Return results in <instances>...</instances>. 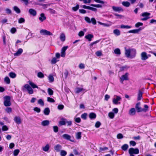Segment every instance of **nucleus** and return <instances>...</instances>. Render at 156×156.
<instances>
[{"instance_id":"1","label":"nucleus","mask_w":156,"mask_h":156,"mask_svg":"<svg viewBox=\"0 0 156 156\" xmlns=\"http://www.w3.org/2000/svg\"><path fill=\"white\" fill-rule=\"evenodd\" d=\"M4 105L6 107L9 106L11 105V98L8 96H6L4 97Z\"/></svg>"},{"instance_id":"2","label":"nucleus","mask_w":156,"mask_h":156,"mask_svg":"<svg viewBox=\"0 0 156 156\" xmlns=\"http://www.w3.org/2000/svg\"><path fill=\"white\" fill-rule=\"evenodd\" d=\"M140 102L137 103L136 105V110L137 112H146L147 111L146 109L142 108L140 107Z\"/></svg>"},{"instance_id":"3","label":"nucleus","mask_w":156,"mask_h":156,"mask_svg":"<svg viewBox=\"0 0 156 156\" xmlns=\"http://www.w3.org/2000/svg\"><path fill=\"white\" fill-rule=\"evenodd\" d=\"M150 13L147 12H144L141 15V16L143 17H144L142 18L141 20L143 21H145L148 20V19L150 18V17L149 16L150 15Z\"/></svg>"},{"instance_id":"4","label":"nucleus","mask_w":156,"mask_h":156,"mask_svg":"<svg viewBox=\"0 0 156 156\" xmlns=\"http://www.w3.org/2000/svg\"><path fill=\"white\" fill-rule=\"evenodd\" d=\"M129 154H137L139 153V150L138 148H130L129 150Z\"/></svg>"},{"instance_id":"5","label":"nucleus","mask_w":156,"mask_h":156,"mask_svg":"<svg viewBox=\"0 0 156 156\" xmlns=\"http://www.w3.org/2000/svg\"><path fill=\"white\" fill-rule=\"evenodd\" d=\"M129 74L126 73L125 74L122 75L121 77L120 78V82L121 83H123L124 80H128V76Z\"/></svg>"},{"instance_id":"6","label":"nucleus","mask_w":156,"mask_h":156,"mask_svg":"<svg viewBox=\"0 0 156 156\" xmlns=\"http://www.w3.org/2000/svg\"><path fill=\"white\" fill-rule=\"evenodd\" d=\"M40 33L44 35H53L52 34L50 31L44 29L41 30Z\"/></svg>"},{"instance_id":"7","label":"nucleus","mask_w":156,"mask_h":156,"mask_svg":"<svg viewBox=\"0 0 156 156\" xmlns=\"http://www.w3.org/2000/svg\"><path fill=\"white\" fill-rule=\"evenodd\" d=\"M24 87L28 91L29 94H32L33 93L34 91L33 90L29 85L27 84H25L24 86Z\"/></svg>"},{"instance_id":"8","label":"nucleus","mask_w":156,"mask_h":156,"mask_svg":"<svg viewBox=\"0 0 156 156\" xmlns=\"http://www.w3.org/2000/svg\"><path fill=\"white\" fill-rule=\"evenodd\" d=\"M68 48V46L63 47L62 50L61 52V56L62 57H64L65 56V51Z\"/></svg>"},{"instance_id":"9","label":"nucleus","mask_w":156,"mask_h":156,"mask_svg":"<svg viewBox=\"0 0 156 156\" xmlns=\"http://www.w3.org/2000/svg\"><path fill=\"white\" fill-rule=\"evenodd\" d=\"M116 98H113V102L115 104H117L118 103V101H120L121 99V98L118 96H115Z\"/></svg>"},{"instance_id":"10","label":"nucleus","mask_w":156,"mask_h":156,"mask_svg":"<svg viewBox=\"0 0 156 156\" xmlns=\"http://www.w3.org/2000/svg\"><path fill=\"white\" fill-rule=\"evenodd\" d=\"M125 54L127 58H130V53L131 52V49H126V48H125Z\"/></svg>"},{"instance_id":"11","label":"nucleus","mask_w":156,"mask_h":156,"mask_svg":"<svg viewBox=\"0 0 156 156\" xmlns=\"http://www.w3.org/2000/svg\"><path fill=\"white\" fill-rule=\"evenodd\" d=\"M112 8L114 11L115 12H120V11H123V10L121 7H116L113 6Z\"/></svg>"},{"instance_id":"12","label":"nucleus","mask_w":156,"mask_h":156,"mask_svg":"<svg viewBox=\"0 0 156 156\" xmlns=\"http://www.w3.org/2000/svg\"><path fill=\"white\" fill-rule=\"evenodd\" d=\"M82 7L84 9L90 10L94 12H96L97 11V9L95 8L89 6H87L85 5H83Z\"/></svg>"},{"instance_id":"13","label":"nucleus","mask_w":156,"mask_h":156,"mask_svg":"<svg viewBox=\"0 0 156 156\" xmlns=\"http://www.w3.org/2000/svg\"><path fill=\"white\" fill-rule=\"evenodd\" d=\"M62 148V146L59 144H57L55 145L54 147L55 150L57 152H59L61 151Z\"/></svg>"},{"instance_id":"14","label":"nucleus","mask_w":156,"mask_h":156,"mask_svg":"<svg viewBox=\"0 0 156 156\" xmlns=\"http://www.w3.org/2000/svg\"><path fill=\"white\" fill-rule=\"evenodd\" d=\"M148 58L147 53L145 52H143L141 54V59L143 60H145Z\"/></svg>"},{"instance_id":"15","label":"nucleus","mask_w":156,"mask_h":156,"mask_svg":"<svg viewBox=\"0 0 156 156\" xmlns=\"http://www.w3.org/2000/svg\"><path fill=\"white\" fill-rule=\"evenodd\" d=\"M29 13L33 16H35L37 15L36 11L32 9H30L29 10Z\"/></svg>"},{"instance_id":"16","label":"nucleus","mask_w":156,"mask_h":156,"mask_svg":"<svg viewBox=\"0 0 156 156\" xmlns=\"http://www.w3.org/2000/svg\"><path fill=\"white\" fill-rule=\"evenodd\" d=\"M62 137L64 139H66V140H70L71 141V140H70V139L71 138V136L70 135H69L68 134H64L62 136Z\"/></svg>"},{"instance_id":"17","label":"nucleus","mask_w":156,"mask_h":156,"mask_svg":"<svg viewBox=\"0 0 156 156\" xmlns=\"http://www.w3.org/2000/svg\"><path fill=\"white\" fill-rule=\"evenodd\" d=\"M46 18L44 13H41L40 14V16L39 18V20L41 22L46 20Z\"/></svg>"},{"instance_id":"18","label":"nucleus","mask_w":156,"mask_h":156,"mask_svg":"<svg viewBox=\"0 0 156 156\" xmlns=\"http://www.w3.org/2000/svg\"><path fill=\"white\" fill-rule=\"evenodd\" d=\"M23 52V50L22 48H19L17 52L14 54V56H18L20 55Z\"/></svg>"},{"instance_id":"19","label":"nucleus","mask_w":156,"mask_h":156,"mask_svg":"<svg viewBox=\"0 0 156 156\" xmlns=\"http://www.w3.org/2000/svg\"><path fill=\"white\" fill-rule=\"evenodd\" d=\"M14 120L15 122L18 124H20L21 122L20 118L19 117L15 116L14 118Z\"/></svg>"},{"instance_id":"20","label":"nucleus","mask_w":156,"mask_h":156,"mask_svg":"<svg viewBox=\"0 0 156 156\" xmlns=\"http://www.w3.org/2000/svg\"><path fill=\"white\" fill-rule=\"evenodd\" d=\"M136 50L134 49H131V52L130 53V58H133L136 55Z\"/></svg>"},{"instance_id":"21","label":"nucleus","mask_w":156,"mask_h":156,"mask_svg":"<svg viewBox=\"0 0 156 156\" xmlns=\"http://www.w3.org/2000/svg\"><path fill=\"white\" fill-rule=\"evenodd\" d=\"M85 38L88 40L89 41H91L92 38L94 37L93 35L91 34H88L85 37Z\"/></svg>"},{"instance_id":"22","label":"nucleus","mask_w":156,"mask_h":156,"mask_svg":"<svg viewBox=\"0 0 156 156\" xmlns=\"http://www.w3.org/2000/svg\"><path fill=\"white\" fill-rule=\"evenodd\" d=\"M59 38L62 41H64L66 40V36L65 34L63 33H61L60 35Z\"/></svg>"},{"instance_id":"23","label":"nucleus","mask_w":156,"mask_h":156,"mask_svg":"<svg viewBox=\"0 0 156 156\" xmlns=\"http://www.w3.org/2000/svg\"><path fill=\"white\" fill-rule=\"evenodd\" d=\"M141 29L140 28L137 29L133 30H129L128 31L129 33H132L133 34H136L138 33L140 30Z\"/></svg>"},{"instance_id":"24","label":"nucleus","mask_w":156,"mask_h":156,"mask_svg":"<svg viewBox=\"0 0 156 156\" xmlns=\"http://www.w3.org/2000/svg\"><path fill=\"white\" fill-rule=\"evenodd\" d=\"M49 124V121L48 120L43 121L41 123V125L43 126H48Z\"/></svg>"},{"instance_id":"25","label":"nucleus","mask_w":156,"mask_h":156,"mask_svg":"<svg viewBox=\"0 0 156 156\" xmlns=\"http://www.w3.org/2000/svg\"><path fill=\"white\" fill-rule=\"evenodd\" d=\"M50 111L49 108H47L44 110V113L45 115H48L50 113Z\"/></svg>"},{"instance_id":"26","label":"nucleus","mask_w":156,"mask_h":156,"mask_svg":"<svg viewBox=\"0 0 156 156\" xmlns=\"http://www.w3.org/2000/svg\"><path fill=\"white\" fill-rule=\"evenodd\" d=\"M143 94L142 92L140 90L139 91V92L138 95L137 100H140L142 98V95Z\"/></svg>"},{"instance_id":"27","label":"nucleus","mask_w":156,"mask_h":156,"mask_svg":"<svg viewBox=\"0 0 156 156\" xmlns=\"http://www.w3.org/2000/svg\"><path fill=\"white\" fill-rule=\"evenodd\" d=\"M89 117L90 119H94L96 117V115L94 113L92 112L90 113Z\"/></svg>"},{"instance_id":"28","label":"nucleus","mask_w":156,"mask_h":156,"mask_svg":"<svg viewBox=\"0 0 156 156\" xmlns=\"http://www.w3.org/2000/svg\"><path fill=\"white\" fill-rule=\"evenodd\" d=\"M136 111L134 108H131L129 112V114L130 115H133L135 114Z\"/></svg>"},{"instance_id":"29","label":"nucleus","mask_w":156,"mask_h":156,"mask_svg":"<svg viewBox=\"0 0 156 156\" xmlns=\"http://www.w3.org/2000/svg\"><path fill=\"white\" fill-rule=\"evenodd\" d=\"M122 4L123 5L126 7H129L130 5V3L127 1L123 2H122Z\"/></svg>"},{"instance_id":"30","label":"nucleus","mask_w":156,"mask_h":156,"mask_svg":"<svg viewBox=\"0 0 156 156\" xmlns=\"http://www.w3.org/2000/svg\"><path fill=\"white\" fill-rule=\"evenodd\" d=\"M49 148L50 146L49 145L47 144L45 147H42V149L44 151L46 152L48 151Z\"/></svg>"},{"instance_id":"31","label":"nucleus","mask_w":156,"mask_h":156,"mask_svg":"<svg viewBox=\"0 0 156 156\" xmlns=\"http://www.w3.org/2000/svg\"><path fill=\"white\" fill-rule=\"evenodd\" d=\"M128 145L127 144H125L122 146L121 148L123 151H126L128 149Z\"/></svg>"},{"instance_id":"32","label":"nucleus","mask_w":156,"mask_h":156,"mask_svg":"<svg viewBox=\"0 0 156 156\" xmlns=\"http://www.w3.org/2000/svg\"><path fill=\"white\" fill-rule=\"evenodd\" d=\"M13 9L17 13H20V9L16 6H15L13 7Z\"/></svg>"},{"instance_id":"33","label":"nucleus","mask_w":156,"mask_h":156,"mask_svg":"<svg viewBox=\"0 0 156 156\" xmlns=\"http://www.w3.org/2000/svg\"><path fill=\"white\" fill-rule=\"evenodd\" d=\"M129 68V67L127 66H125L120 67V69L121 71H122L125 70H127Z\"/></svg>"},{"instance_id":"34","label":"nucleus","mask_w":156,"mask_h":156,"mask_svg":"<svg viewBox=\"0 0 156 156\" xmlns=\"http://www.w3.org/2000/svg\"><path fill=\"white\" fill-rule=\"evenodd\" d=\"M114 33L117 36L119 35L120 34V31L118 29H115L113 31Z\"/></svg>"},{"instance_id":"35","label":"nucleus","mask_w":156,"mask_h":156,"mask_svg":"<svg viewBox=\"0 0 156 156\" xmlns=\"http://www.w3.org/2000/svg\"><path fill=\"white\" fill-rule=\"evenodd\" d=\"M20 152V150L18 149H16L13 151V155L14 156H17Z\"/></svg>"},{"instance_id":"36","label":"nucleus","mask_w":156,"mask_h":156,"mask_svg":"<svg viewBox=\"0 0 156 156\" xmlns=\"http://www.w3.org/2000/svg\"><path fill=\"white\" fill-rule=\"evenodd\" d=\"M29 84L33 88H35L38 89L39 88V87L36 84H35L33 82H30L29 83Z\"/></svg>"},{"instance_id":"37","label":"nucleus","mask_w":156,"mask_h":156,"mask_svg":"<svg viewBox=\"0 0 156 156\" xmlns=\"http://www.w3.org/2000/svg\"><path fill=\"white\" fill-rule=\"evenodd\" d=\"M114 52L115 53V54H117V55H120L121 54V52L120 51L119 49L118 48H117L115 49L114 50Z\"/></svg>"},{"instance_id":"38","label":"nucleus","mask_w":156,"mask_h":156,"mask_svg":"<svg viewBox=\"0 0 156 156\" xmlns=\"http://www.w3.org/2000/svg\"><path fill=\"white\" fill-rule=\"evenodd\" d=\"M81 132H79L77 133L76 134V138L77 139H79L81 138Z\"/></svg>"},{"instance_id":"39","label":"nucleus","mask_w":156,"mask_h":156,"mask_svg":"<svg viewBox=\"0 0 156 156\" xmlns=\"http://www.w3.org/2000/svg\"><path fill=\"white\" fill-rule=\"evenodd\" d=\"M67 152L64 150L60 151V154L61 156H65L67 154Z\"/></svg>"},{"instance_id":"40","label":"nucleus","mask_w":156,"mask_h":156,"mask_svg":"<svg viewBox=\"0 0 156 156\" xmlns=\"http://www.w3.org/2000/svg\"><path fill=\"white\" fill-rule=\"evenodd\" d=\"M9 76L12 78H14L16 77V74L14 73L10 72L9 74Z\"/></svg>"},{"instance_id":"41","label":"nucleus","mask_w":156,"mask_h":156,"mask_svg":"<svg viewBox=\"0 0 156 156\" xmlns=\"http://www.w3.org/2000/svg\"><path fill=\"white\" fill-rule=\"evenodd\" d=\"M4 81L7 84H9L10 83V80L9 77L7 76L5 77L4 79Z\"/></svg>"},{"instance_id":"42","label":"nucleus","mask_w":156,"mask_h":156,"mask_svg":"<svg viewBox=\"0 0 156 156\" xmlns=\"http://www.w3.org/2000/svg\"><path fill=\"white\" fill-rule=\"evenodd\" d=\"M131 27V26L128 25H122L121 26V28L129 29Z\"/></svg>"},{"instance_id":"43","label":"nucleus","mask_w":156,"mask_h":156,"mask_svg":"<svg viewBox=\"0 0 156 156\" xmlns=\"http://www.w3.org/2000/svg\"><path fill=\"white\" fill-rule=\"evenodd\" d=\"M37 76L40 78H43L44 77V75L41 72H39L37 73Z\"/></svg>"},{"instance_id":"44","label":"nucleus","mask_w":156,"mask_h":156,"mask_svg":"<svg viewBox=\"0 0 156 156\" xmlns=\"http://www.w3.org/2000/svg\"><path fill=\"white\" fill-rule=\"evenodd\" d=\"M84 90L83 88L78 87L76 88V93H79L80 92Z\"/></svg>"},{"instance_id":"45","label":"nucleus","mask_w":156,"mask_h":156,"mask_svg":"<svg viewBox=\"0 0 156 156\" xmlns=\"http://www.w3.org/2000/svg\"><path fill=\"white\" fill-rule=\"evenodd\" d=\"M90 5L92 6L98 8H101L102 7V5L100 4H91Z\"/></svg>"},{"instance_id":"46","label":"nucleus","mask_w":156,"mask_h":156,"mask_svg":"<svg viewBox=\"0 0 156 156\" xmlns=\"http://www.w3.org/2000/svg\"><path fill=\"white\" fill-rule=\"evenodd\" d=\"M115 115L114 113L112 112H110L108 113V116L111 119H113Z\"/></svg>"},{"instance_id":"47","label":"nucleus","mask_w":156,"mask_h":156,"mask_svg":"<svg viewBox=\"0 0 156 156\" xmlns=\"http://www.w3.org/2000/svg\"><path fill=\"white\" fill-rule=\"evenodd\" d=\"M25 19L23 18H20L18 20V23H21L25 22Z\"/></svg>"},{"instance_id":"48","label":"nucleus","mask_w":156,"mask_h":156,"mask_svg":"<svg viewBox=\"0 0 156 156\" xmlns=\"http://www.w3.org/2000/svg\"><path fill=\"white\" fill-rule=\"evenodd\" d=\"M38 103L42 106H43L44 105V101L41 99H40L38 100Z\"/></svg>"},{"instance_id":"49","label":"nucleus","mask_w":156,"mask_h":156,"mask_svg":"<svg viewBox=\"0 0 156 156\" xmlns=\"http://www.w3.org/2000/svg\"><path fill=\"white\" fill-rule=\"evenodd\" d=\"M47 10L49 11L51 14H55L56 13V11L54 10L51 9H49Z\"/></svg>"},{"instance_id":"50","label":"nucleus","mask_w":156,"mask_h":156,"mask_svg":"<svg viewBox=\"0 0 156 156\" xmlns=\"http://www.w3.org/2000/svg\"><path fill=\"white\" fill-rule=\"evenodd\" d=\"M47 101L48 102L52 103L55 102V101L53 98L50 97H48L47 98Z\"/></svg>"},{"instance_id":"51","label":"nucleus","mask_w":156,"mask_h":156,"mask_svg":"<svg viewBox=\"0 0 156 156\" xmlns=\"http://www.w3.org/2000/svg\"><path fill=\"white\" fill-rule=\"evenodd\" d=\"M91 23L94 25H95L96 24V21L94 18H92L91 19Z\"/></svg>"},{"instance_id":"52","label":"nucleus","mask_w":156,"mask_h":156,"mask_svg":"<svg viewBox=\"0 0 156 156\" xmlns=\"http://www.w3.org/2000/svg\"><path fill=\"white\" fill-rule=\"evenodd\" d=\"M85 20L87 23H91V21H90L91 20L88 17H85Z\"/></svg>"},{"instance_id":"53","label":"nucleus","mask_w":156,"mask_h":156,"mask_svg":"<svg viewBox=\"0 0 156 156\" xmlns=\"http://www.w3.org/2000/svg\"><path fill=\"white\" fill-rule=\"evenodd\" d=\"M54 131L57 133L58 131V127L57 126H53Z\"/></svg>"},{"instance_id":"54","label":"nucleus","mask_w":156,"mask_h":156,"mask_svg":"<svg viewBox=\"0 0 156 156\" xmlns=\"http://www.w3.org/2000/svg\"><path fill=\"white\" fill-rule=\"evenodd\" d=\"M48 93L50 95H51L53 94V91L51 89L48 88Z\"/></svg>"},{"instance_id":"55","label":"nucleus","mask_w":156,"mask_h":156,"mask_svg":"<svg viewBox=\"0 0 156 156\" xmlns=\"http://www.w3.org/2000/svg\"><path fill=\"white\" fill-rule=\"evenodd\" d=\"M57 62V61L56 60V58L54 57L52 58L51 61V62L52 64H55Z\"/></svg>"},{"instance_id":"56","label":"nucleus","mask_w":156,"mask_h":156,"mask_svg":"<svg viewBox=\"0 0 156 156\" xmlns=\"http://www.w3.org/2000/svg\"><path fill=\"white\" fill-rule=\"evenodd\" d=\"M65 120H66V119H64V120H62V121H60L59 122V124L61 126L65 125L66 124V122L65 121Z\"/></svg>"},{"instance_id":"57","label":"nucleus","mask_w":156,"mask_h":156,"mask_svg":"<svg viewBox=\"0 0 156 156\" xmlns=\"http://www.w3.org/2000/svg\"><path fill=\"white\" fill-rule=\"evenodd\" d=\"M87 114L86 113L82 114L81 115V118L84 119H86L87 118Z\"/></svg>"},{"instance_id":"58","label":"nucleus","mask_w":156,"mask_h":156,"mask_svg":"<svg viewBox=\"0 0 156 156\" xmlns=\"http://www.w3.org/2000/svg\"><path fill=\"white\" fill-rule=\"evenodd\" d=\"M49 80L50 82H52L54 81V78L52 76H49L48 77Z\"/></svg>"},{"instance_id":"59","label":"nucleus","mask_w":156,"mask_h":156,"mask_svg":"<svg viewBox=\"0 0 156 156\" xmlns=\"http://www.w3.org/2000/svg\"><path fill=\"white\" fill-rule=\"evenodd\" d=\"M21 2H23L26 5H27L29 2L28 0H20Z\"/></svg>"},{"instance_id":"60","label":"nucleus","mask_w":156,"mask_h":156,"mask_svg":"<svg viewBox=\"0 0 156 156\" xmlns=\"http://www.w3.org/2000/svg\"><path fill=\"white\" fill-rule=\"evenodd\" d=\"M5 110L7 112H8V113H9L11 112L12 109L11 108L8 107V108H6L5 109Z\"/></svg>"},{"instance_id":"61","label":"nucleus","mask_w":156,"mask_h":156,"mask_svg":"<svg viewBox=\"0 0 156 156\" xmlns=\"http://www.w3.org/2000/svg\"><path fill=\"white\" fill-rule=\"evenodd\" d=\"M101 125V123L100 122L98 121L95 124V126L96 128H98L100 127Z\"/></svg>"},{"instance_id":"62","label":"nucleus","mask_w":156,"mask_h":156,"mask_svg":"<svg viewBox=\"0 0 156 156\" xmlns=\"http://www.w3.org/2000/svg\"><path fill=\"white\" fill-rule=\"evenodd\" d=\"M143 25V23H142L138 22L135 24V27H138L140 26H141Z\"/></svg>"},{"instance_id":"63","label":"nucleus","mask_w":156,"mask_h":156,"mask_svg":"<svg viewBox=\"0 0 156 156\" xmlns=\"http://www.w3.org/2000/svg\"><path fill=\"white\" fill-rule=\"evenodd\" d=\"M34 111L37 112L38 113H39L40 112V109L37 107H35L34 108Z\"/></svg>"},{"instance_id":"64","label":"nucleus","mask_w":156,"mask_h":156,"mask_svg":"<svg viewBox=\"0 0 156 156\" xmlns=\"http://www.w3.org/2000/svg\"><path fill=\"white\" fill-rule=\"evenodd\" d=\"M64 107V105H58V108L59 110H62L63 109Z\"/></svg>"}]
</instances>
